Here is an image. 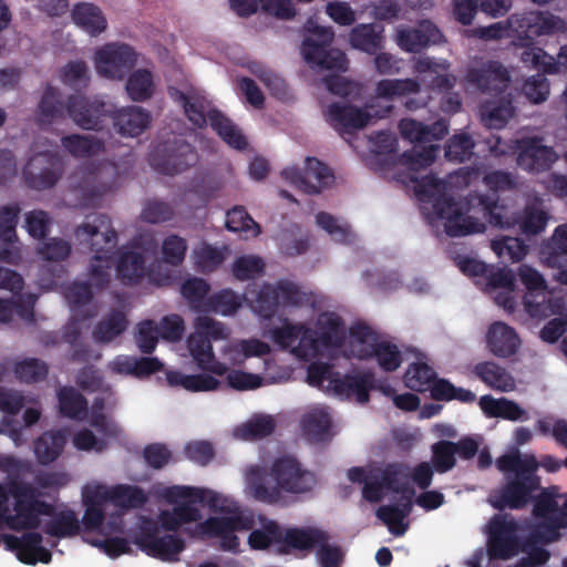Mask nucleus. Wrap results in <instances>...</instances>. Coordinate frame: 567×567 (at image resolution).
<instances>
[{
  "mask_svg": "<svg viewBox=\"0 0 567 567\" xmlns=\"http://www.w3.org/2000/svg\"><path fill=\"white\" fill-rule=\"evenodd\" d=\"M483 182L494 192L492 195L471 193L463 200L440 195L433 200V209L439 218L445 219L444 228L450 237L482 234L486 230V223L501 229L511 227L505 206L498 204L497 192L514 189L515 176L508 172L493 171L485 174Z\"/></svg>",
  "mask_w": 567,
  "mask_h": 567,
  "instance_id": "obj_1",
  "label": "nucleus"
},
{
  "mask_svg": "<svg viewBox=\"0 0 567 567\" xmlns=\"http://www.w3.org/2000/svg\"><path fill=\"white\" fill-rule=\"evenodd\" d=\"M509 25L518 39L526 45L520 60L526 66L548 74H555L560 69L567 70V44L563 45L557 59L549 55L544 49L535 47L534 40L540 35H557L567 32V21L550 12L527 11L515 13L509 19Z\"/></svg>",
  "mask_w": 567,
  "mask_h": 567,
  "instance_id": "obj_2",
  "label": "nucleus"
},
{
  "mask_svg": "<svg viewBox=\"0 0 567 567\" xmlns=\"http://www.w3.org/2000/svg\"><path fill=\"white\" fill-rule=\"evenodd\" d=\"M465 79L482 93L497 96L481 104L480 114L483 124L488 128L505 127L515 114L511 94H504L511 84L507 69L498 61H487L478 68H470Z\"/></svg>",
  "mask_w": 567,
  "mask_h": 567,
  "instance_id": "obj_3",
  "label": "nucleus"
},
{
  "mask_svg": "<svg viewBox=\"0 0 567 567\" xmlns=\"http://www.w3.org/2000/svg\"><path fill=\"white\" fill-rule=\"evenodd\" d=\"M270 476L276 485H268L264 481L252 484L254 497L268 505H277L284 502V492L288 494H305L316 485V476L305 468L301 463L291 455L277 457L270 466Z\"/></svg>",
  "mask_w": 567,
  "mask_h": 567,
  "instance_id": "obj_4",
  "label": "nucleus"
},
{
  "mask_svg": "<svg viewBox=\"0 0 567 567\" xmlns=\"http://www.w3.org/2000/svg\"><path fill=\"white\" fill-rule=\"evenodd\" d=\"M399 128L402 137L414 144L400 156V163L412 172L424 169L434 163L440 145L432 142L443 140L449 133V124L444 120L424 125L412 118H402Z\"/></svg>",
  "mask_w": 567,
  "mask_h": 567,
  "instance_id": "obj_5",
  "label": "nucleus"
},
{
  "mask_svg": "<svg viewBox=\"0 0 567 567\" xmlns=\"http://www.w3.org/2000/svg\"><path fill=\"white\" fill-rule=\"evenodd\" d=\"M307 382L311 386L324 389L338 396H355L360 403L369 401L372 379L369 374L341 375L327 362H312L307 368Z\"/></svg>",
  "mask_w": 567,
  "mask_h": 567,
  "instance_id": "obj_6",
  "label": "nucleus"
},
{
  "mask_svg": "<svg viewBox=\"0 0 567 567\" xmlns=\"http://www.w3.org/2000/svg\"><path fill=\"white\" fill-rule=\"evenodd\" d=\"M350 344L352 354L361 360L375 359L385 372H393L402 363L399 348L389 341H381L379 334L363 322L350 327Z\"/></svg>",
  "mask_w": 567,
  "mask_h": 567,
  "instance_id": "obj_7",
  "label": "nucleus"
},
{
  "mask_svg": "<svg viewBox=\"0 0 567 567\" xmlns=\"http://www.w3.org/2000/svg\"><path fill=\"white\" fill-rule=\"evenodd\" d=\"M187 118L197 127L203 128L208 123L218 136L229 146L243 151L248 142L230 118L217 109H209L207 101L199 95H192L184 110Z\"/></svg>",
  "mask_w": 567,
  "mask_h": 567,
  "instance_id": "obj_8",
  "label": "nucleus"
},
{
  "mask_svg": "<svg viewBox=\"0 0 567 567\" xmlns=\"http://www.w3.org/2000/svg\"><path fill=\"white\" fill-rule=\"evenodd\" d=\"M309 35L305 38L301 53L311 68L320 70L346 71L348 59L346 54L331 48L334 33L331 28L316 25L308 27Z\"/></svg>",
  "mask_w": 567,
  "mask_h": 567,
  "instance_id": "obj_9",
  "label": "nucleus"
},
{
  "mask_svg": "<svg viewBox=\"0 0 567 567\" xmlns=\"http://www.w3.org/2000/svg\"><path fill=\"white\" fill-rule=\"evenodd\" d=\"M74 236L80 245L95 254L94 261L110 259L117 241V234L105 214L86 216L85 221L75 228Z\"/></svg>",
  "mask_w": 567,
  "mask_h": 567,
  "instance_id": "obj_10",
  "label": "nucleus"
},
{
  "mask_svg": "<svg viewBox=\"0 0 567 567\" xmlns=\"http://www.w3.org/2000/svg\"><path fill=\"white\" fill-rule=\"evenodd\" d=\"M198 159L195 146L183 138L162 142L150 154L151 166L157 173L168 176L189 169Z\"/></svg>",
  "mask_w": 567,
  "mask_h": 567,
  "instance_id": "obj_11",
  "label": "nucleus"
},
{
  "mask_svg": "<svg viewBox=\"0 0 567 567\" xmlns=\"http://www.w3.org/2000/svg\"><path fill=\"white\" fill-rule=\"evenodd\" d=\"M517 275L526 288L523 303L532 318L542 319L558 312V301L549 296L546 280L539 271L523 264L518 267Z\"/></svg>",
  "mask_w": 567,
  "mask_h": 567,
  "instance_id": "obj_12",
  "label": "nucleus"
},
{
  "mask_svg": "<svg viewBox=\"0 0 567 567\" xmlns=\"http://www.w3.org/2000/svg\"><path fill=\"white\" fill-rule=\"evenodd\" d=\"M393 110L388 104L384 106L373 103L367 104L364 109L339 102L328 105L326 117L329 124L338 132H351L367 126L373 118H385Z\"/></svg>",
  "mask_w": 567,
  "mask_h": 567,
  "instance_id": "obj_13",
  "label": "nucleus"
},
{
  "mask_svg": "<svg viewBox=\"0 0 567 567\" xmlns=\"http://www.w3.org/2000/svg\"><path fill=\"white\" fill-rule=\"evenodd\" d=\"M113 113V104L99 96L72 94L66 99V114L85 131H101Z\"/></svg>",
  "mask_w": 567,
  "mask_h": 567,
  "instance_id": "obj_14",
  "label": "nucleus"
},
{
  "mask_svg": "<svg viewBox=\"0 0 567 567\" xmlns=\"http://www.w3.org/2000/svg\"><path fill=\"white\" fill-rule=\"evenodd\" d=\"M161 527L145 522L135 536V544L147 556L163 561H178L179 554L185 549V540L174 534H161Z\"/></svg>",
  "mask_w": 567,
  "mask_h": 567,
  "instance_id": "obj_15",
  "label": "nucleus"
},
{
  "mask_svg": "<svg viewBox=\"0 0 567 567\" xmlns=\"http://www.w3.org/2000/svg\"><path fill=\"white\" fill-rule=\"evenodd\" d=\"M519 525L509 514H495L487 524V554L491 559L507 560L519 551Z\"/></svg>",
  "mask_w": 567,
  "mask_h": 567,
  "instance_id": "obj_16",
  "label": "nucleus"
},
{
  "mask_svg": "<svg viewBox=\"0 0 567 567\" xmlns=\"http://www.w3.org/2000/svg\"><path fill=\"white\" fill-rule=\"evenodd\" d=\"M11 494L14 499L13 511L7 515L6 524L12 530H34L41 526V519L33 515L34 497H39L40 493L30 483L11 480Z\"/></svg>",
  "mask_w": 567,
  "mask_h": 567,
  "instance_id": "obj_17",
  "label": "nucleus"
},
{
  "mask_svg": "<svg viewBox=\"0 0 567 567\" xmlns=\"http://www.w3.org/2000/svg\"><path fill=\"white\" fill-rule=\"evenodd\" d=\"M135 50L125 43H107L95 53V68L100 75L122 80L134 68Z\"/></svg>",
  "mask_w": 567,
  "mask_h": 567,
  "instance_id": "obj_18",
  "label": "nucleus"
},
{
  "mask_svg": "<svg viewBox=\"0 0 567 567\" xmlns=\"http://www.w3.org/2000/svg\"><path fill=\"white\" fill-rule=\"evenodd\" d=\"M540 488V478L535 472L519 473L508 480L499 489L493 506L503 511L505 508L523 509L533 499V494Z\"/></svg>",
  "mask_w": 567,
  "mask_h": 567,
  "instance_id": "obj_19",
  "label": "nucleus"
},
{
  "mask_svg": "<svg viewBox=\"0 0 567 567\" xmlns=\"http://www.w3.org/2000/svg\"><path fill=\"white\" fill-rule=\"evenodd\" d=\"M252 527V517L243 514L208 517L199 525L202 534L220 538V548L224 550H237L239 538L235 533L250 530Z\"/></svg>",
  "mask_w": 567,
  "mask_h": 567,
  "instance_id": "obj_20",
  "label": "nucleus"
},
{
  "mask_svg": "<svg viewBox=\"0 0 567 567\" xmlns=\"http://www.w3.org/2000/svg\"><path fill=\"white\" fill-rule=\"evenodd\" d=\"M61 158L51 152L33 155L23 167V177L30 188L44 190L53 187L61 178Z\"/></svg>",
  "mask_w": 567,
  "mask_h": 567,
  "instance_id": "obj_21",
  "label": "nucleus"
},
{
  "mask_svg": "<svg viewBox=\"0 0 567 567\" xmlns=\"http://www.w3.org/2000/svg\"><path fill=\"white\" fill-rule=\"evenodd\" d=\"M284 179L307 194H319L333 181L329 167L316 157H307L305 169L286 167L281 172Z\"/></svg>",
  "mask_w": 567,
  "mask_h": 567,
  "instance_id": "obj_22",
  "label": "nucleus"
},
{
  "mask_svg": "<svg viewBox=\"0 0 567 567\" xmlns=\"http://www.w3.org/2000/svg\"><path fill=\"white\" fill-rule=\"evenodd\" d=\"M517 164L527 172H545L550 168L557 155L553 147L543 144L540 137H528L517 142Z\"/></svg>",
  "mask_w": 567,
  "mask_h": 567,
  "instance_id": "obj_23",
  "label": "nucleus"
},
{
  "mask_svg": "<svg viewBox=\"0 0 567 567\" xmlns=\"http://www.w3.org/2000/svg\"><path fill=\"white\" fill-rule=\"evenodd\" d=\"M6 542L23 564L35 565L38 561L49 564L52 559L51 551L42 546L43 537L38 532L30 530L20 537L7 535Z\"/></svg>",
  "mask_w": 567,
  "mask_h": 567,
  "instance_id": "obj_24",
  "label": "nucleus"
},
{
  "mask_svg": "<svg viewBox=\"0 0 567 567\" xmlns=\"http://www.w3.org/2000/svg\"><path fill=\"white\" fill-rule=\"evenodd\" d=\"M442 37L443 34L434 23L424 20L415 28H402L398 30L396 43L406 52L419 53L423 49L439 43Z\"/></svg>",
  "mask_w": 567,
  "mask_h": 567,
  "instance_id": "obj_25",
  "label": "nucleus"
},
{
  "mask_svg": "<svg viewBox=\"0 0 567 567\" xmlns=\"http://www.w3.org/2000/svg\"><path fill=\"white\" fill-rule=\"evenodd\" d=\"M539 254L548 267L560 269L557 279L567 286V224L556 227L551 237L542 245Z\"/></svg>",
  "mask_w": 567,
  "mask_h": 567,
  "instance_id": "obj_26",
  "label": "nucleus"
},
{
  "mask_svg": "<svg viewBox=\"0 0 567 567\" xmlns=\"http://www.w3.org/2000/svg\"><path fill=\"white\" fill-rule=\"evenodd\" d=\"M282 536V545L279 547L281 555H288L295 550L309 553L329 539L326 532L315 527L286 528Z\"/></svg>",
  "mask_w": 567,
  "mask_h": 567,
  "instance_id": "obj_27",
  "label": "nucleus"
},
{
  "mask_svg": "<svg viewBox=\"0 0 567 567\" xmlns=\"http://www.w3.org/2000/svg\"><path fill=\"white\" fill-rule=\"evenodd\" d=\"M187 347L202 371L219 377L227 372V365L216 359L209 338L204 337L198 329H195L194 333L188 337Z\"/></svg>",
  "mask_w": 567,
  "mask_h": 567,
  "instance_id": "obj_28",
  "label": "nucleus"
},
{
  "mask_svg": "<svg viewBox=\"0 0 567 567\" xmlns=\"http://www.w3.org/2000/svg\"><path fill=\"white\" fill-rule=\"evenodd\" d=\"M122 136L136 137L141 135L151 124V113L136 105L116 109L113 105V113L109 117Z\"/></svg>",
  "mask_w": 567,
  "mask_h": 567,
  "instance_id": "obj_29",
  "label": "nucleus"
},
{
  "mask_svg": "<svg viewBox=\"0 0 567 567\" xmlns=\"http://www.w3.org/2000/svg\"><path fill=\"white\" fill-rule=\"evenodd\" d=\"M486 343L495 357L508 358L517 352L520 339L514 328L496 321L487 330Z\"/></svg>",
  "mask_w": 567,
  "mask_h": 567,
  "instance_id": "obj_30",
  "label": "nucleus"
},
{
  "mask_svg": "<svg viewBox=\"0 0 567 567\" xmlns=\"http://www.w3.org/2000/svg\"><path fill=\"white\" fill-rule=\"evenodd\" d=\"M384 28L379 23H360L349 33V43L353 49L374 55L384 48Z\"/></svg>",
  "mask_w": 567,
  "mask_h": 567,
  "instance_id": "obj_31",
  "label": "nucleus"
},
{
  "mask_svg": "<svg viewBox=\"0 0 567 567\" xmlns=\"http://www.w3.org/2000/svg\"><path fill=\"white\" fill-rule=\"evenodd\" d=\"M72 21L91 37H97L107 28L103 11L94 3L79 2L71 11Z\"/></svg>",
  "mask_w": 567,
  "mask_h": 567,
  "instance_id": "obj_32",
  "label": "nucleus"
},
{
  "mask_svg": "<svg viewBox=\"0 0 567 567\" xmlns=\"http://www.w3.org/2000/svg\"><path fill=\"white\" fill-rule=\"evenodd\" d=\"M316 332L323 349L340 348L346 340L344 322L334 312L320 315Z\"/></svg>",
  "mask_w": 567,
  "mask_h": 567,
  "instance_id": "obj_33",
  "label": "nucleus"
},
{
  "mask_svg": "<svg viewBox=\"0 0 567 567\" xmlns=\"http://www.w3.org/2000/svg\"><path fill=\"white\" fill-rule=\"evenodd\" d=\"M474 373L488 388L499 392H509L516 386L512 374L493 361L478 362L474 367Z\"/></svg>",
  "mask_w": 567,
  "mask_h": 567,
  "instance_id": "obj_34",
  "label": "nucleus"
},
{
  "mask_svg": "<svg viewBox=\"0 0 567 567\" xmlns=\"http://www.w3.org/2000/svg\"><path fill=\"white\" fill-rule=\"evenodd\" d=\"M480 406L489 417H502L508 421L528 420L527 412L518 403L506 398L494 399L491 395H483L480 399Z\"/></svg>",
  "mask_w": 567,
  "mask_h": 567,
  "instance_id": "obj_35",
  "label": "nucleus"
},
{
  "mask_svg": "<svg viewBox=\"0 0 567 567\" xmlns=\"http://www.w3.org/2000/svg\"><path fill=\"white\" fill-rule=\"evenodd\" d=\"M410 466L401 463H388L384 466V489L395 494H401L406 501H411L415 494L410 485Z\"/></svg>",
  "mask_w": 567,
  "mask_h": 567,
  "instance_id": "obj_36",
  "label": "nucleus"
},
{
  "mask_svg": "<svg viewBox=\"0 0 567 567\" xmlns=\"http://www.w3.org/2000/svg\"><path fill=\"white\" fill-rule=\"evenodd\" d=\"M202 518L200 511L188 503H181L173 509L162 511L158 515V526L166 532H177L184 524L195 523Z\"/></svg>",
  "mask_w": 567,
  "mask_h": 567,
  "instance_id": "obj_37",
  "label": "nucleus"
},
{
  "mask_svg": "<svg viewBox=\"0 0 567 567\" xmlns=\"http://www.w3.org/2000/svg\"><path fill=\"white\" fill-rule=\"evenodd\" d=\"M166 377L171 386H181L190 392L215 391L221 385L218 379L207 373L184 374L179 371H169Z\"/></svg>",
  "mask_w": 567,
  "mask_h": 567,
  "instance_id": "obj_38",
  "label": "nucleus"
},
{
  "mask_svg": "<svg viewBox=\"0 0 567 567\" xmlns=\"http://www.w3.org/2000/svg\"><path fill=\"white\" fill-rule=\"evenodd\" d=\"M42 529L47 535L55 538L73 537L80 534L81 523L74 511L63 509L45 522Z\"/></svg>",
  "mask_w": 567,
  "mask_h": 567,
  "instance_id": "obj_39",
  "label": "nucleus"
},
{
  "mask_svg": "<svg viewBox=\"0 0 567 567\" xmlns=\"http://www.w3.org/2000/svg\"><path fill=\"white\" fill-rule=\"evenodd\" d=\"M284 528L272 519L264 518L259 528L252 529L249 537L248 544L252 549H267L271 545H276L277 551L282 545Z\"/></svg>",
  "mask_w": 567,
  "mask_h": 567,
  "instance_id": "obj_40",
  "label": "nucleus"
},
{
  "mask_svg": "<svg viewBox=\"0 0 567 567\" xmlns=\"http://www.w3.org/2000/svg\"><path fill=\"white\" fill-rule=\"evenodd\" d=\"M66 437L61 431L44 432L34 442V453L39 463L47 465L54 462L63 452Z\"/></svg>",
  "mask_w": 567,
  "mask_h": 567,
  "instance_id": "obj_41",
  "label": "nucleus"
},
{
  "mask_svg": "<svg viewBox=\"0 0 567 567\" xmlns=\"http://www.w3.org/2000/svg\"><path fill=\"white\" fill-rule=\"evenodd\" d=\"M61 144L74 157H92L105 150L104 142L92 135H65L61 138Z\"/></svg>",
  "mask_w": 567,
  "mask_h": 567,
  "instance_id": "obj_42",
  "label": "nucleus"
},
{
  "mask_svg": "<svg viewBox=\"0 0 567 567\" xmlns=\"http://www.w3.org/2000/svg\"><path fill=\"white\" fill-rule=\"evenodd\" d=\"M145 270V258L141 252L128 250L120 256L116 271L123 284H138L144 277Z\"/></svg>",
  "mask_w": 567,
  "mask_h": 567,
  "instance_id": "obj_43",
  "label": "nucleus"
},
{
  "mask_svg": "<svg viewBox=\"0 0 567 567\" xmlns=\"http://www.w3.org/2000/svg\"><path fill=\"white\" fill-rule=\"evenodd\" d=\"M65 299L68 300L74 318L79 321L93 318L96 311H81L80 308L89 305L93 299V291L89 282L75 281L68 286L64 291Z\"/></svg>",
  "mask_w": 567,
  "mask_h": 567,
  "instance_id": "obj_44",
  "label": "nucleus"
},
{
  "mask_svg": "<svg viewBox=\"0 0 567 567\" xmlns=\"http://www.w3.org/2000/svg\"><path fill=\"white\" fill-rule=\"evenodd\" d=\"M60 413L71 420H82L87 412V400L73 386L61 388L58 392Z\"/></svg>",
  "mask_w": 567,
  "mask_h": 567,
  "instance_id": "obj_45",
  "label": "nucleus"
},
{
  "mask_svg": "<svg viewBox=\"0 0 567 567\" xmlns=\"http://www.w3.org/2000/svg\"><path fill=\"white\" fill-rule=\"evenodd\" d=\"M164 498L172 504H177L179 502L193 504L207 503L209 505H215L216 494L209 489L190 487V486H171L167 487L163 493Z\"/></svg>",
  "mask_w": 567,
  "mask_h": 567,
  "instance_id": "obj_46",
  "label": "nucleus"
},
{
  "mask_svg": "<svg viewBox=\"0 0 567 567\" xmlns=\"http://www.w3.org/2000/svg\"><path fill=\"white\" fill-rule=\"evenodd\" d=\"M38 110L42 122L50 124L64 117L66 102L64 103L59 89L48 85L42 93Z\"/></svg>",
  "mask_w": 567,
  "mask_h": 567,
  "instance_id": "obj_47",
  "label": "nucleus"
},
{
  "mask_svg": "<svg viewBox=\"0 0 567 567\" xmlns=\"http://www.w3.org/2000/svg\"><path fill=\"white\" fill-rule=\"evenodd\" d=\"M125 90L128 97L134 102H145L154 94L153 73L147 69L133 71L126 81Z\"/></svg>",
  "mask_w": 567,
  "mask_h": 567,
  "instance_id": "obj_48",
  "label": "nucleus"
},
{
  "mask_svg": "<svg viewBox=\"0 0 567 567\" xmlns=\"http://www.w3.org/2000/svg\"><path fill=\"white\" fill-rule=\"evenodd\" d=\"M331 417L323 410H315L302 419L306 437L313 443L328 441L330 437Z\"/></svg>",
  "mask_w": 567,
  "mask_h": 567,
  "instance_id": "obj_49",
  "label": "nucleus"
},
{
  "mask_svg": "<svg viewBox=\"0 0 567 567\" xmlns=\"http://www.w3.org/2000/svg\"><path fill=\"white\" fill-rule=\"evenodd\" d=\"M126 328V316L122 311L113 310L104 319L97 322L93 329L92 336L95 341L106 343L122 334Z\"/></svg>",
  "mask_w": 567,
  "mask_h": 567,
  "instance_id": "obj_50",
  "label": "nucleus"
},
{
  "mask_svg": "<svg viewBox=\"0 0 567 567\" xmlns=\"http://www.w3.org/2000/svg\"><path fill=\"white\" fill-rule=\"evenodd\" d=\"M209 291V284L198 277L188 278L181 286V295L189 307L198 312H205Z\"/></svg>",
  "mask_w": 567,
  "mask_h": 567,
  "instance_id": "obj_51",
  "label": "nucleus"
},
{
  "mask_svg": "<svg viewBox=\"0 0 567 567\" xmlns=\"http://www.w3.org/2000/svg\"><path fill=\"white\" fill-rule=\"evenodd\" d=\"M412 503L406 501L404 508L394 505H383L377 509V517L382 520L394 536H403L408 529L404 518L411 511Z\"/></svg>",
  "mask_w": 567,
  "mask_h": 567,
  "instance_id": "obj_52",
  "label": "nucleus"
},
{
  "mask_svg": "<svg viewBox=\"0 0 567 567\" xmlns=\"http://www.w3.org/2000/svg\"><path fill=\"white\" fill-rule=\"evenodd\" d=\"M436 379V372L424 362H414L409 365L404 374V383L412 391L424 392L430 390Z\"/></svg>",
  "mask_w": 567,
  "mask_h": 567,
  "instance_id": "obj_53",
  "label": "nucleus"
},
{
  "mask_svg": "<svg viewBox=\"0 0 567 567\" xmlns=\"http://www.w3.org/2000/svg\"><path fill=\"white\" fill-rule=\"evenodd\" d=\"M421 85L413 79H384L377 83L378 97L392 100L395 96H405L419 93Z\"/></svg>",
  "mask_w": 567,
  "mask_h": 567,
  "instance_id": "obj_54",
  "label": "nucleus"
},
{
  "mask_svg": "<svg viewBox=\"0 0 567 567\" xmlns=\"http://www.w3.org/2000/svg\"><path fill=\"white\" fill-rule=\"evenodd\" d=\"M146 502L147 496L138 486L120 484L112 487L111 503L115 506L125 509L141 508Z\"/></svg>",
  "mask_w": 567,
  "mask_h": 567,
  "instance_id": "obj_55",
  "label": "nucleus"
},
{
  "mask_svg": "<svg viewBox=\"0 0 567 567\" xmlns=\"http://www.w3.org/2000/svg\"><path fill=\"white\" fill-rule=\"evenodd\" d=\"M14 374L17 379L27 384L44 381L49 373L48 364L37 358H27L14 364Z\"/></svg>",
  "mask_w": 567,
  "mask_h": 567,
  "instance_id": "obj_56",
  "label": "nucleus"
},
{
  "mask_svg": "<svg viewBox=\"0 0 567 567\" xmlns=\"http://www.w3.org/2000/svg\"><path fill=\"white\" fill-rule=\"evenodd\" d=\"M475 143L471 135L460 133L447 140L445 145V157L450 162L464 163L474 154Z\"/></svg>",
  "mask_w": 567,
  "mask_h": 567,
  "instance_id": "obj_57",
  "label": "nucleus"
},
{
  "mask_svg": "<svg viewBox=\"0 0 567 567\" xmlns=\"http://www.w3.org/2000/svg\"><path fill=\"white\" fill-rule=\"evenodd\" d=\"M241 307L240 297L230 289H223L208 297L205 312L234 315Z\"/></svg>",
  "mask_w": 567,
  "mask_h": 567,
  "instance_id": "obj_58",
  "label": "nucleus"
},
{
  "mask_svg": "<svg viewBox=\"0 0 567 567\" xmlns=\"http://www.w3.org/2000/svg\"><path fill=\"white\" fill-rule=\"evenodd\" d=\"M549 216L538 205H526L519 221V228L524 235H538L544 231Z\"/></svg>",
  "mask_w": 567,
  "mask_h": 567,
  "instance_id": "obj_59",
  "label": "nucleus"
},
{
  "mask_svg": "<svg viewBox=\"0 0 567 567\" xmlns=\"http://www.w3.org/2000/svg\"><path fill=\"white\" fill-rule=\"evenodd\" d=\"M496 466L501 472H513L514 476H518L519 473L536 472L538 463L533 455L522 456L515 452L499 456Z\"/></svg>",
  "mask_w": 567,
  "mask_h": 567,
  "instance_id": "obj_60",
  "label": "nucleus"
},
{
  "mask_svg": "<svg viewBox=\"0 0 567 567\" xmlns=\"http://www.w3.org/2000/svg\"><path fill=\"white\" fill-rule=\"evenodd\" d=\"M322 350L323 348L319 342L316 330L303 326V329L300 330L298 340L292 348V353L301 360H309L319 355Z\"/></svg>",
  "mask_w": 567,
  "mask_h": 567,
  "instance_id": "obj_61",
  "label": "nucleus"
},
{
  "mask_svg": "<svg viewBox=\"0 0 567 567\" xmlns=\"http://www.w3.org/2000/svg\"><path fill=\"white\" fill-rule=\"evenodd\" d=\"M316 223L324 229L334 241L341 244H351L355 235L348 225H340L334 216L329 213L320 212L316 215Z\"/></svg>",
  "mask_w": 567,
  "mask_h": 567,
  "instance_id": "obj_62",
  "label": "nucleus"
},
{
  "mask_svg": "<svg viewBox=\"0 0 567 567\" xmlns=\"http://www.w3.org/2000/svg\"><path fill=\"white\" fill-rule=\"evenodd\" d=\"M453 442L441 440L432 445V465L437 473L451 471L455 464V450Z\"/></svg>",
  "mask_w": 567,
  "mask_h": 567,
  "instance_id": "obj_63",
  "label": "nucleus"
},
{
  "mask_svg": "<svg viewBox=\"0 0 567 567\" xmlns=\"http://www.w3.org/2000/svg\"><path fill=\"white\" fill-rule=\"evenodd\" d=\"M535 429L543 436L551 435L557 444L567 449V420L547 415L537 420Z\"/></svg>",
  "mask_w": 567,
  "mask_h": 567,
  "instance_id": "obj_64",
  "label": "nucleus"
}]
</instances>
